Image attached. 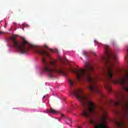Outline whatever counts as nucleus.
Returning a JSON list of instances; mask_svg holds the SVG:
<instances>
[{
    "instance_id": "1",
    "label": "nucleus",
    "mask_w": 128,
    "mask_h": 128,
    "mask_svg": "<svg viewBox=\"0 0 128 128\" xmlns=\"http://www.w3.org/2000/svg\"><path fill=\"white\" fill-rule=\"evenodd\" d=\"M71 94L74 96L76 98L79 100L82 106L84 108L82 115L84 118H88V124H92L95 128H107L106 116L108 113L104 106L100 107L101 112V122L97 124L96 120L92 118L90 114H96V105L88 99V95L84 94L82 89H75L71 91Z\"/></svg>"
},
{
    "instance_id": "2",
    "label": "nucleus",
    "mask_w": 128,
    "mask_h": 128,
    "mask_svg": "<svg viewBox=\"0 0 128 128\" xmlns=\"http://www.w3.org/2000/svg\"><path fill=\"white\" fill-rule=\"evenodd\" d=\"M35 52L38 54L42 56V64H43L42 72H46L48 74L50 78H54V74L56 72H58L62 76H68V74L62 70V65L58 64V60L52 59L48 52L44 51L42 48V47H38L34 50ZM44 56H46L47 58H50V62H48L46 60V58L44 57Z\"/></svg>"
},
{
    "instance_id": "3",
    "label": "nucleus",
    "mask_w": 128,
    "mask_h": 128,
    "mask_svg": "<svg viewBox=\"0 0 128 128\" xmlns=\"http://www.w3.org/2000/svg\"><path fill=\"white\" fill-rule=\"evenodd\" d=\"M70 70L72 72H74V74H76V76L78 82H80L84 78L90 84H92L89 87L90 90L92 92L93 94H98L100 98H104V95L100 91L98 85L96 84V80H98L97 77L93 79L92 76H90L94 72V68L92 66L86 64V70L84 69L76 70L72 68H70Z\"/></svg>"
},
{
    "instance_id": "4",
    "label": "nucleus",
    "mask_w": 128,
    "mask_h": 128,
    "mask_svg": "<svg viewBox=\"0 0 128 128\" xmlns=\"http://www.w3.org/2000/svg\"><path fill=\"white\" fill-rule=\"evenodd\" d=\"M106 56L102 58L104 64V68H102L105 78L104 82H106L105 88L108 92H112V52L110 50V46L107 45L104 46Z\"/></svg>"
},
{
    "instance_id": "5",
    "label": "nucleus",
    "mask_w": 128,
    "mask_h": 128,
    "mask_svg": "<svg viewBox=\"0 0 128 128\" xmlns=\"http://www.w3.org/2000/svg\"><path fill=\"white\" fill-rule=\"evenodd\" d=\"M10 40L14 48H15L21 54H28L30 43L26 41L24 38L21 37V42H20L16 40V38L11 36Z\"/></svg>"
},
{
    "instance_id": "6",
    "label": "nucleus",
    "mask_w": 128,
    "mask_h": 128,
    "mask_svg": "<svg viewBox=\"0 0 128 128\" xmlns=\"http://www.w3.org/2000/svg\"><path fill=\"white\" fill-rule=\"evenodd\" d=\"M112 58H113V61H112V76L114 74V72H118V56H116V54H114V53L113 52L112 54Z\"/></svg>"
},
{
    "instance_id": "7",
    "label": "nucleus",
    "mask_w": 128,
    "mask_h": 128,
    "mask_svg": "<svg viewBox=\"0 0 128 128\" xmlns=\"http://www.w3.org/2000/svg\"><path fill=\"white\" fill-rule=\"evenodd\" d=\"M48 112H50V114H58V111L54 110L52 108H50V110H48Z\"/></svg>"
},
{
    "instance_id": "8",
    "label": "nucleus",
    "mask_w": 128,
    "mask_h": 128,
    "mask_svg": "<svg viewBox=\"0 0 128 128\" xmlns=\"http://www.w3.org/2000/svg\"><path fill=\"white\" fill-rule=\"evenodd\" d=\"M68 82L70 84V88H72L74 86V82H72L70 79L68 80Z\"/></svg>"
},
{
    "instance_id": "9",
    "label": "nucleus",
    "mask_w": 128,
    "mask_h": 128,
    "mask_svg": "<svg viewBox=\"0 0 128 128\" xmlns=\"http://www.w3.org/2000/svg\"><path fill=\"white\" fill-rule=\"evenodd\" d=\"M88 52L86 51L83 52V54L84 56H88Z\"/></svg>"
},
{
    "instance_id": "10",
    "label": "nucleus",
    "mask_w": 128,
    "mask_h": 128,
    "mask_svg": "<svg viewBox=\"0 0 128 128\" xmlns=\"http://www.w3.org/2000/svg\"><path fill=\"white\" fill-rule=\"evenodd\" d=\"M94 42L95 44H97V46H100V44H102L100 43H98V42L96 40H94Z\"/></svg>"
},
{
    "instance_id": "11",
    "label": "nucleus",
    "mask_w": 128,
    "mask_h": 128,
    "mask_svg": "<svg viewBox=\"0 0 128 128\" xmlns=\"http://www.w3.org/2000/svg\"><path fill=\"white\" fill-rule=\"evenodd\" d=\"M50 52H58V50L56 49L55 50L52 49H50Z\"/></svg>"
},
{
    "instance_id": "12",
    "label": "nucleus",
    "mask_w": 128,
    "mask_h": 128,
    "mask_svg": "<svg viewBox=\"0 0 128 128\" xmlns=\"http://www.w3.org/2000/svg\"><path fill=\"white\" fill-rule=\"evenodd\" d=\"M106 102H107V104H110V101L106 100Z\"/></svg>"
},
{
    "instance_id": "13",
    "label": "nucleus",
    "mask_w": 128,
    "mask_h": 128,
    "mask_svg": "<svg viewBox=\"0 0 128 128\" xmlns=\"http://www.w3.org/2000/svg\"><path fill=\"white\" fill-rule=\"evenodd\" d=\"M44 48H46L50 49L48 48V46H47L46 45H44Z\"/></svg>"
},
{
    "instance_id": "14",
    "label": "nucleus",
    "mask_w": 128,
    "mask_h": 128,
    "mask_svg": "<svg viewBox=\"0 0 128 128\" xmlns=\"http://www.w3.org/2000/svg\"><path fill=\"white\" fill-rule=\"evenodd\" d=\"M61 116H62V118H64V114H61Z\"/></svg>"
},
{
    "instance_id": "15",
    "label": "nucleus",
    "mask_w": 128,
    "mask_h": 128,
    "mask_svg": "<svg viewBox=\"0 0 128 128\" xmlns=\"http://www.w3.org/2000/svg\"><path fill=\"white\" fill-rule=\"evenodd\" d=\"M93 54H94V56H96V52H93Z\"/></svg>"
},
{
    "instance_id": "16",
    "label": "nucleus",
    "mask_w": 128,
    "mask_h": 128,
    "mask_svg": "<svg viewBox=\"0 0 128 128\" xmlns=\"http://www.w3.org/2000/svg\"><path fill=\"white\" fill-rule=\"evenodd\" d=\"M114 44H116V43H115V42H113V46H114Z\"/></svg>"
},
{
    "instance_id": "17",
    "label": "nucleus",
    "mask_w": 128,
    "mask_h": 128,
    "mask_svg": "<svg viewBox=\"0 0 128 128\" xmlns=\"http://www.w3.org/2000/svg\"><path fill=\"white\" fill-rule=\"evenodd\" d=\"M18 12H20L21 10H20V9H18Z\"/></svg>"
},
{
    "instance_id": "18",
    "label": "nucleus",
    "mask_w": 128,
    "mask_h": 128,
    "mask_svg": "<svg viewBox=\"0 0 128 128\" xmlns=\"http://www.w3.org/2000/svg\"><path fill=\"white\" fill-rule=\"evenodd\" d=\"M68 120H69V122H71L72 120L70 119H68Z\"/></svg>"
},
{
    "instance_id": "19",
    "label": "nucleus",
    "mask_w": 128,
    "mask_h": 128,
    "mask_svg": "<svg viewBox=\"0 0 128 128\" xmlns=\"http://www.w3.org/2000/svg\"><path fill=\"white\" fill-rule=\"evenodd\" d=\"M2 34V31H0V34Z\"/></svg>"
},
{
    "instance_id": "20",
    "label": "nucleus",
    "mask_w": 128,
    "mask_h": 128,
    "mask_svg": "<svg viewBox=\"0 0 128 128\" xmlns=\"http://www.w3.org/2000/svg\"><path fill=\"white\" fill-rule=\"evenodd\" d=\"M43 98H46V96H44Z\"/></svg>"
},
{
    "instance_id": "21",
    "label": "nucleus",
    "mask_w": 128,
    "mask_h": 128,
    "mask_svg": "<svg viewBox=\"0 0 128 128\" xmlns=\"http://www.w3.org/2000/svg\"><path fill=\"white\" fill-rule=\"evenodd\" d=\"M77 128H80V126H78Z\"/></svg>"
},
{
    "instance_id": "22",
    "label": "nucleus",
    "mask_w": 128,
    "mask_h": 128,
    "mask_svg": "<svg viewBox=\"0 0 128 128\" xmlns=\"http://www.w3.org/2000/svg\"><path fill=\"white\" fill-rule=\"evenodd\" d=\"M112 82H113V83H114V80H113V81H112Z\"/></svg>"
},
{
    "instance_id": "23",
    "label": "nucleus",
    "mask_w": 128,
    "mask_h": 128,
    "mask_svg": "<svg viewBox=\"0 0 128 128\" xmlns=\"http://www.w3.org/2000/svg\"><path fill=\"white\" fill-rule=\"evenodd\" d=\"M60 120H61V118H60V120H60Z\"/></svg>"
},
{
    "instance_id": "24",
    "label": "nucleus",
    "mask_w": 128,
    "mask_h": 128,
    "mask_svg": "<svg viewBox=\"0 0 128 128\" xmlns=\"http://www.w3.org/2000/svg\"><path fill=\"white\" fill-rule=\"evenodd\" d=\"M113 104H114V102H113Z\"/></svg>"
},
{
    "instance_id": "25",
    "label": "nucleus",
    "mask_w": 128,
    "mask_h": 128,
    "mask_svg": "<svg viewBox=\"0 0 128 128\" xmlns=\"http://www.w3.org/2000/svg\"><path fill=\"white\" fill-rule=\"evenodd\" d=\"M68 125H69V124H69V123H68Z\"/></svg>"
},
{
    "instance_id": "26",
    "label": "nucleus",
    "mask_w": 128,
    "mask_h": 128,
    "mask_svg": "<svg viewBox=\"0 0 128 128\" xmlns=\"http://www.w3.org/2000/svg\"><path fill=\"white\" fill-rule=\"evenodd\" d=\"M113 120V122H114V120Z\"/></svg>"
}]
</instances>
